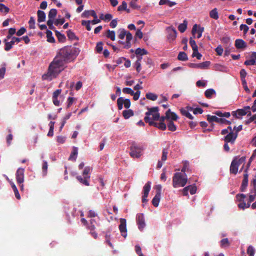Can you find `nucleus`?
<instances>
[{"label":"nucleus","mask_w":256,"mask_h":256,"mask_svg":"<svg viewBox=\"0 0 256 256\" xmlns=\"http://www.w3.org/2000/svg\"><path fill=\"white\" fill-rule=\"evenodd\" d=\"M78 54V49L72 46L60 49L58 54L50 64L47 72L42 75V78L50 81L56 78L64 70L65 64L72 61Z\"/></svg>","instance_id":"nucleus-1"},{"label":"nucleus","mask_w":256,"mask_h":256,"mask_svg":"<svg viewBox=\"0 0 256 256\" xmlns=\"http://www.w3.org/2000/svg\"><path fill=\"white\" fill-rule=\"evenodd\" d=\"M188 181L187 176L182 172H176L172 178V186L174 188L184 186Z\"/></svg>","instance_id":"nucleus-2"},{"label":"nucleus","mask_w":256,"mask_h":256,"mask_svg":"<svg viewBox=\"0 0 256 256\" xmlns=\"http://www.w3.org/2000/svg\"><path fill=\"white\" fill-rule=\"evenodd\" d=\"M120 34H118V38L122 40H124L126 37V42L122 40H119L118 43L124 45V48H129L131 46L130 42L132 38V36L129 32L126 30L124 29H120L119 30Z\"/></svg>","instance_id":"nucleus-3"},{"label":"nucleus","mask_w":256,"mask_h":256,"mask_svg":"<svg viewBox=\"0 0 256 256\" xmlns=\"http://www.w3.org/2000/svg\"><path fill=\"white\" fill-rule=\"evenodd\" d=\"M92 170V168L90 166H86L82 172L83 177L81 176H76V179L81 184L88 186L90 185V174Z\"/></svg>","instance_id":"nucleus-4"},{"label":"nucleus","mask_w":256,"mask_h":256,"mask_svg":"<svg viewBox=\"0 0 256 256\" xmlns=\"http://www.w3.org/2000/svg\"><path fill=\"white\" fill-rule=\"evenodd\" d=\"M221 134L226 135L224 138L225 142L233 144L237 138L236 132H234L232 127L229 126L226 128L224 129L221 132Z\"/></svg>","instance_id":"nucleus-5"},{"label":"nucleus","mask_w":256,"mask_h":256,"mask_svg":"<svg viewBox=\"0 0 256 256\" xmlns=\"http://www.w3.org/2000/svg\"><path fill=\"white\" fill-rule=\"evenodd\" d=\"M144 146L140 144L134 143L130 147V154L133 158H139L142 156Z\"/></svg>","instance_id":"nucleus-6"},{"label":"nucleus","mask_w":256,"mask_h":256,"mask_svg":"<svg viewBox=\"0 0 256 256\" xmlns=\"http://www.w3.org/2000/svg\"><path fill=\"white\" fill-rule=\"evenodd\" d=\"M146 116L144 118V120L146 118L148 117L149 120L151 122H154V120H158L160 118L158 112V107H153L152 108H148V111L146 113Z\"/></svg>","instance_id":"nucleus-7"},{"label":"nucleus","mask_w":256,"mask_h":256,"mask_svg":"<svg viewBox=\"0 0 256 256\" xmlns=\"http://www.w3.org/2000/svg\"><path fill=\"white\" fill-rule=\"evenodd\" d=\"M62 90H56L52 94V102L56 106H60L64 100V96L61 94Z\"/></svg>","instance_id":"nucleus-8"},{"label":"nucleus","mask_w":256,"mask_h":256,"mask_svg":"<svg viewBox=\"0 0 256 256\" xmlns=\"http://www.w3.org/2000/svg\"><path fill=\"white\" fill-rule=\"evenodd\" d=\"M117 104L118 110H120L124 107L128 108L130 106V100L128 98H124L122 97L119 98L117 100Z\"/></svg>","instance_id":"nucleus-9"},{"label":"nucleus","mask_w":256,"mask_h":256,"mask_svg":"<svg viewBox=\"0 0 256 256\" xmlns=\"http://www.w3.org/2000/svg\"><path fill=\"white\" fill-rule=\"evenodd\" d=\"M207 120L210 122H215L222 124H230V121L226 120L224 118H222L220 117L218 118L216 116L208 115Z\"/></svg>","instance_id":"nucleus-10"},{"label":"nucleus","mask_w":256,"mask_h":256,"mask_svg":"<svg viewBox=\"0 0 256 256\" xmlns=\"http://www.w3.org/2000/svg\"><path fill=\"white\" fill-rule=\"evenodd\" d=\"M246 196L244 194H238L236 196V198L238 201L240 202L238 204V206L240 208L244 210L246 208H248L250 206V202L246 204L244 202Z\"/></svg>","instance_id":"nucleus-11"},{"label":"nucleus","mask_w":256,"mask_h":256,"mask_svg":"<svg viewBox=\"0 0 256 256\" xmlns=\"http://www.w3.org/2000/svg\"><path fill=\"white\" fill-rule=\"evenodd\" d=\"M160 122H151L148 117L146 118V122L148 123L150 126H154L162 130H165L166 128V124L164 123V120H162L161 118L158 120Z\"/></svg>","instance_id":"nucleus-12"},{"label":"nucleus","mask_w":256,"mask_h":256,"mask_svg":"<svg viewBox=\"0 0 256 256\" xmlns=\"http://www.w3.org/2000/svg\"><path fill=\"white\" fill-rule=\"evenodd\" d=\"M178 118L177 114L171 112L170 110H168L166 112V116H161L162 120H168V121H172V120H176Z\"/></svg>","instance_id":"nucleus-13"},{"label":"nucleus","mask_w":256,"mask_h":256,"mask_svg":"<svg viewBox=\"0 0 256 256\" xmlns=\"http://www.w3.org/2000/svg\"><path fill=\"white\" fill-rule=\"evenodd\" d=\"M120 224L118 228L120 232L121 235L124 238H126L127 236V229H126V221L125 218H121L120 220Z\"/></svg>","instance_id":"nucleus-14"},{"label":"nucleus","mask_w":256,"mask_h":256,"mask_svg":"<svg viewBox=\"0 0 256 256\" xmlns=\"http://www.w3.org/2000/svg\"><path fill=\"white\" fill-rule=\"evenodd\" d=\"M24 168H18L16 173V178L17 183L18 184H23L24 180Z\"/></svg>","instance_id":"nucleus-15"},{"label":"nucleus","mask_w":256,"mask_h":256,"mask_svg":"<svg viewBox=\"0 0 256 256\" xmlns=\"http://www.w3.org/2000/svg\"><path fill=\"white\" fill-rule=\"evenodd\" d=\"M166 30L168 42H173L176 37L177 32L176 30L172 27H168L166 28Z\"/></svg>","instance_id":"nucleus-16"},{"label":"nucleus","mask_w":256,"mask_h":256,"mask_svg":"<svg viewBox=\"0 0 256 256\" xmlns=\"http://www.w3.org/2000/svg\"><path fill=\"white\" fill-rule=\"evenodd\" d=\"M136 222L138 229L142 231L146 226L144 216L142 214H138L136 217Z\"/></svg>","instance_id":"nucleus-17"},{"label":"nucleus","mask_w":256,"mask_h":256,"mask_svg":"<svg viewBox=\"0 0 256 256\" xmlns=\"http://www.w3.org/2000/svg\"><path fill=\"white\" fill-rule=\"evenodd\" d=\"M20 40L21 38H20L13 36L12 38V40L10 42H6V40H4V42L5 43V50H10L12 48L13 44H14L15 43H18Z\"/></svg>","instance_id":"nucleus-18"},{"label":"nucleus","mask_w":256,"mask_h":256,"mask_svg":"<svg viewBox=\"0 0 256 256\" xmlns=\"http://www.w3.org/2000/svg\"><path fill=\"white\" fill-rule=\"evenodd\" d=\"M151 188V183L150 182H148L147 183L145 184L143 188V196L142 198V202L143 203L146 202L148 200L146 198L148 197L149 192L150 191Z\"/></svg>","instance_id":"nucleus-19"},{"label":"nucleus","mask_w":256,"mask_h":256,"mask_svg":"<svg viewBox=\"0 0 256 256\" xmlns=\"http://www.w3.org/2000/svg\"><path fill=\"white\" fill-rule=\"evenodd\" d=\"M204 31V28L198 26L196 24H195L192 27V32L193 35L196 34V38H199L202 36Z\"/></svg>","instance_id":"nucleus-20"},{"label":"nucleus","mask_w":256,"mask_h":256,"mask_svg":"<svg viewBox=\"0 0 256 256\" xmlns=\"http://www.w3.org/2000/svg\"><path fill=\"white\" fill-rule=\"evenodd\" d=\"M239 166L240 162H236V160H234L230 164V172L236 174L238 172Z\"/></svg>","instance_id":"nucleus-21"},{"label":"nucleus","mask_w":256,"mask_h":256,"mask_svg":"<svg viewBox=\"0 0 256 256\" xmlns=\"http://www.w3.org/2000/svg\"><path fill=\"white\" fill-rule=\"evenodd\" d=\"M235 46L238 49H244L247 46V44L244 40L237 39L235 41Z\"/></svg>","instance_id":"nucleus-22"},{"label":"nucleus","mask_w":256,"mask_h":256,"mask_svg":"<svg viewBox=\"0 0 256 256\" xmlns=\"http://www.w3.org/2000/svg\"><path fill=\"white\" fill-rule=\"evenodd\" d=\"M232 114L233 116L238 118H242V116H245L246 114V112L242 109H238L236 111H234L232 112Z\"/></svg>","instance_id":"nucleus-23"},{"label":"nucleus","mask_w":256,"mask_h":256,"mask_svg":"<svg viewBox=\"0 0 256 256\" xmlns=\"http://www.w3.org/2000/svg\"><path fill=\"white\" fill-rule=\"evenodd\" d=\"M92 16L94 18H96V14L94 10H84L82 14V16L84 18H88L90 16Z\"/></svg>","instance_id":"nucleus-24"},{"label":"nucleus","mask_w":256,"mask_h":256,"mask_svg":"<svg viewBox=\"0 0 256 256\" xmlns=\"http://www.w3.org/2000/svg\"><path fill=\"white\" fill-rule=\"evenodd\" d=\"M245 173L244 175V179L242 180V186H241V189L242 191H244V190L246 188L248 183V174L247 173V170H245Z\"/></svg>","instance_id":"nucleus-25"},{"label":"nucleus","mask_w":256,"mask_h":256,"mask_svg":"<svg viewBox=\"0 0 256 256\" xmlns=\"http://www.w3.org/2000/svg\"><path fill=\"white\" fill-rule=\"evenodd\" d=\"M180 112L182 114L186 116V118H188L190 120H192L194 117L193 116L190 114L189 112L188 108H182L180 109Z\"/></svg>","instance_id":"nucleus-26"},{"label":"nucleus","mask_w":256,"mask_h":256,"mask_svg":"<svg viewBox=\"0 0 256 256\" xmlns=\"http://www.w3.org/2000/svg\"><path fill=\"white\" fill-rule=\"evenodd\" d=\"M38 21L39 22H44L46 20V14L44 11L38 10L37 12Z\"/></svg>","instance_id":"nucleus-27"},{"label":"nucleus","mask_w":256,"mask_h":256,"mask_svg":"<svg viewBox=\"0 0 256 256\" xmlns=\"http://www.w3.org/2000/svg\"><path fill=\"white\" fill-rule=\"evenodd\" d=\"M78 154V148L74 146L72 152H71L70 155L68 158L69 160L75 161L76 159Z\"/></svg>","instance_id":"nucleus-28"},{"label":"nucleus","mask_w":256,"mask_h":256,"mask_svg":"<svg viewBox=\"0 0 256 256\" xmlns=\"http://www.w3.org/2000/svg\"><path fill=\"white\" fill-rule=\"evenodd\" d=\"M214 70L216 71L226 72L228 70V68L223 65L220 64H216L214 66Z\"/></svg>","instance_id":"nucleus-29"},{"label":"nucleus","mask_w":256,"mask_h":256,"mask_svg":"<svg viewBox=\"0 0 256 256\" xmlns=\"http://www.w3.org/2000/svg\"><path fill=\"white\" fill-rule=\"evenodd\" d=\"M210 16L214 20H218L219 18L218 10L216 8L212 9L210 12Z\"/></svg>","instance_id":"nucleus-30"},{"label":"nucleus","mask_w":256,"mask_h":256,"mask_svg":"<svg viewBox=\"0 0 256 256\" xmlns=\"http://www.w3.org/2000/svg\"><path fill=\"white\" fill-rule=\"evenodd\" d=\"M161 195L156 194L152 200V204L155 207H158L160 200Z\"/></svg>","instance_id":"nucleus-31"},{"label":"nucleus","mask_w":256,"mask_h":256,"mask_svg":"<svg viewBox=\"0 0 256 256\" xmlns=\"http://www.w3.org/2000/svg\"><path fill=\"white\" fill-rule=\"evenodd\" d=\"M122 115L125 119H128L134 115V112L130 109L124 110L122 112Z\"/></svg>","instance_id":"nucleus-32"},{"label":"nucleus","mask_w":256,"mask_h":256,"mask_svg":"<svg viewBox=\"0 0 256 256\" xmlns=\"http://www.w3.org/2000/svg\"><path fill=\"white\" fill-rule=\"evenodd\" d=\"M214 114L220 118H228L230 116V114L229 112H223L220 110L216 111L214 112Z\"/></svg>","instance_id":"nucleus-33"},{"label":"nucleus","mask_w":256,"mask_h":256,"mask_svg":"<svg viewBox=\"0 0 256 256\" xmlns=\"http://www.w3.org/2000/svg\"><path fill=\"white\" fill-rule=\"evenodd\" d=\"M256 196V188H252L250 190L249 195V202L250 203L252 202L254 200Z\"/></svg>","instance_id":"nucleus-34"},{"label":"nucleus","mask_w":256,"mask_h":256,"mask_svg":"<svg viewBox=\"0 0 256 256\" xmlns=\"http://www.w3.org/2000/svg\"><path fill=\"white\" fill-rule=\"evenodd\" d=\"M178 60L181 61H186L188 60V57L186 52H180L178 54Z\"/></svg>","instance_id":"nucleus-35"},{"label":"nucleus","mask_w":256,"mask_h":256,"mask_svg":"<svg viewBox=\"0 0 256 256\" xmlns=\"http://www.w3.org/2000/svg\"><path fill=\"white\" fill-rule=\"evenodd\" d=\"M76 98L74 97H68L66 100V108H69L76 101Z\"/></svg>","instance_id":"nucleus-36"},{"label":"nucleus","mask_w":256,"mask_h":256,"mask_svg":"<svg viewBox=\"0 0 256 256\" xmlns=\"http://www.w3.org/2000/svg\"><path fill=\"white\" fill-rule=\"evenodd\" d=\"M57 14V10L55 8L51 9L48 14V18L49 19L54 20L55 17Z\"/></svg>","instance_id":"nucleus-37"},{"label":"nucleus","mask_w":256,"mask_h":256,"mask_svg":"<svg viewBox=\"0 0 256 256\" xmlns=\"http://www.w3.org/2000/svg\"><path fill=\"white\" fill-rule=\"evenodd\" d=\"M187 28V22L184 20L182 24H180L178 26V29L181 32H184L186 29Z\"/></svg>","instance_id":"nucleus-38"},{"label":"nucleus","mask_w":256,"mask_h":256,"mask_svg":"<svg viewBox=\"0 0 256 256\" xmlns=\"http://www.w3.org/2000/svg\"><path fill=\"white\" fill-rule=\"evenodd\" d=\"M48 167V162L46 160H44L42 166V174L43 176H45L47 174Z\"/></svg>","instance_id":"nucleus-39"},{"label":"nucleus","mask_w":256,"mask_h":256,"mask_svg":"<svg viewBox=\"0 0 256 256\" xmlns=\"http://www.w3.org/2000/svg\"><path fill=\"white\" fill-rule=\"evenodd\" d=\"M146 98L150 100L154 101L158 98V96L152 92H148L146 95Z\"/></svg>","instance_id":"nucleus-40"},{"label":"nucleus","mask_w":256,"mask_h":256,"mask_svg":"<svg viewBox=\"0 0 256 256\" xmlns=\"http://www.w3.org/2000/svg\"><path fill=\"white\" fill-rule=\"evenodd\" d=\"M210 62L209 61H206L203 62L198 64V68L202 70L206 69L210 66Z\"/></svg>","instance_id":"nucleus-41"},{"label":"nucleus","mask_w":256,"mask_h":256,"mask_svg":"<svg viewBox=\"0 0 256 256\" xmlns=\"http://www.w3.org/2000/svg\"><path fill=\"white\" fill-rule=\"evenodd\" d=\"M127 4L125 1H123L121 5L119 6L118 8V11L126 10L127 12H129L130 10L127 9Z\"/></svg>","instance_id":"nucleus-42"},{"label":"nucleus","mask_w":256,"mask_h":256,"mask_svg":"<svg viewBox=\"0 0 256 256\" xmlns=\"http://www.w3.org/2000/svg\"><path fill=\"white\" fill-rule=\"evenodd\" d=\"M10 11V8L6 6L4 4H0V12L4 14H8Z\"/></svg>","instance_id":"nucleus-43"},{"label":"nucleus","mask_w":256,"mask_h":256,"mask_svg":"<svg viewBox=\"0 0 256 256\" xmlns=\"http://www.w3.org/2000/svg\"><path fill=\"white\" fill-rule=\"evenodd\" d=\"M135 54L136 56L144 55L148 54V52L144 48H138L135 50Z\"/></svg>","instance_id":"nucleus-44"},{"label":"nucleus","mask_w":256,"mask_h":256,"mask_svg":"<svg viewBox=\"0 0 256 256\" xmlns=\"http://www.w3.org/2000/svg\"><path fill=\"white\" fill-rule=\"evenodd\" d=\"M46 37H47V40L51 43L54 42V38L52 36V32L50 30H47L46 32Z\"/></svg>","instance_id":"nucleus-45"},{"label":"nucleus","mask_w":256,"mask_h":256,"mask_svg":"<svg viewBox=\"0 0 256 256\" xmlns=\"http://www.w3.org/2000/svg\"><path fill=\"white\" fill-rule=\"evenodd\" d=\"M106 36L108 38H110L112 40H115V32L114 30H108L107 31Z\"/></svg>","instance_id":"nucleus-46"},{"label":"nucleus","mask_w":256,"mask_h":256,"mask_svg":"<svg viewBox=\"0 0 256 256\" xmlns=\"http://www.w3.org/2000/svg\"><path fill=\"white\" fill-rule=\"evenodd\" d=\"M215 93L216 92L214 90L210 88L206 90L205 96L208 98H210L213 94H215Z\"/></svg>","instance_id":"nucleus-47"},{"label":"nucleus","mask_w":256,"mask_h":256,"mask_svg":"<svg viewBox=\"0 0 256 256\" xmlns=\"http://www.w3.org/2000/svg\"><path fill=\"white\" fill-rule=\"evenodd\" d=\"M91 24L90 20H82V24L83 26H86V30L88 31H90L91 30V26L90 24Z\"/></svg>","instance_id":"nucleus-48"},{"label":"nucleus","mask_w":256,"mask_h":256,"mask_svg":"<svg viewBox=\"0 0 256 256\" xmlns=\"http://www.w3.org/2000/svg\"><path fill=\"white\" fill-rule=\"evenodd\" d=\"M168 130L174 132L176 130V127L172 121H168Z\"/></svg>","instance_id":"nucleus-49"},{"label":"nucleus","mask_w":256,"mask_h":256,"mask_svg":"<svg viewBox=\"0 0 256 256\" xmlns=\"http://www.w3.org/2000/svg\"><path fill=\"white\" fill-rule=\"evenodd\" d=\"M247 253L249 256H254L255 250L254 247L251 246H249L247 250Z\"/></svg>","instance_id":"nucleus-50"},{"label":"nucleus","mask_w":256,"mask_h":256,"mask_svg":"<svg viewBox=\"0 0 256 256\" xmlns=\"http://www.w3.org/2000/svg\"><path fill=\"white\" fill-rule=\"evenodd\" d=\"M192 56L196 57L198 60H200L202 57V55L198 51V48L193 50Z\"/></svg>","instance_id":"nucleus-51"},{"label":"nucleus","mask_w":256,"mask_h":256,"mask_svg":"<svg viewBox=\"0 0 256 256\" xmlns=\"http://www.w3.org/2000/svg\"><path fill=\"white\" fill-rule=\"evenodd\" d=\"M189 192L191 194H194L196 192V187L194 184L188 186Z\"/></svg>","instance_id":"nucleus-52"},{"label":"nucleus","mask_w":256,"mask_h":256,"mask_svg":"<svg viewBox=\"0 0 256 256\" xmlns=\"http://www.w3.org/2000/svg\"><path fill=\"white\" fill-rule=\"evenodd\" d=\"M56 35L58 40L60 42H64L66 39L65 36L58 31L56 32Z\"/></svg>","instance_id":"nucleus-53"},{"label":"nucleus","mask_w":256,"mask_h":256,"mask_svg":"<svg viewBox=\"0 0 256 256\" xmlns=\"http://www.w3.org/2000/svg\"><path fill=\"white\" fill-rule=\"evenodd\" d=\"M67 36L70 40H73L76 39V36H75V34L70 30H69L67 32Z\"/></svg>","instance_id":"nucleus-54"},{"label":"nucleus","mask_w":256,"mask_h":256,"mask_svg":"<svg viewBox=\"0 0 256 256\" xmlns=\"http://www.w3.org/2000/svg\"><path fill=\"white\" fill-rule=\"evenodd\" d=\"M29 26L30 28H35V20L33 17H30L28 22Z\"/></svg>","instance_id":"nucleus-55"},{"label":"nucleus","mask_w":256,"mask_h":256,"mask_svg":"<svg viewBox=\"0 0 256 256\" xmlns=\"http://www.w3.org/2000/svg\"><path fill=\"white\" fill-rule=\"evenodd\" d=\"M122 92L124 94H130V95L134 94V91L129 88H124L122 89Z\"/></svg>","instance_id":"nucleus-56"},{"label":"nucleus","mask_w":256,"mask_h":256,"mask_svg":"<svg viewBox=\"0 0 256 256\" xmlns=\"http://www.w3.org/2000/svg\"><path fill=\"white\" fill-rule=\"evenodd\" d=\"M190 46H192V50L198 48V46L196 44V42L192 38H190Z\"/></svg>","instance_id":"nucleus-57"},{"label":"nucleus","mask_w":256,"mask_h":256,"mask_svg":"<svg viewBox=\"0 0 256 256\" xmlns=\"http://www.w3.org/2000/svg\"><path fill=\"white\" fill-rule=\"evenodd\" d=\"M65 20L64 18H57L54 20V24L56 26L62 25L64 24Z\"/></svg>","instance_id":"nucleus-58"},{"label":"nucleus","mask_w":256,"mask_h":256,"mask_svg":"<svg viewBox=\"0 0 256 256\" xmlns=\"http://www.w3.org/2000/svg\"><path fill=\"white\" fill-rule=\"evenodd\" d=\"M216 52L217 53L218 55L222 56L224 50H223L222 46L220 45H219L216 48Z\"/></svg>","instance_id":"nucleus-59"},{"label":"nucleus","mask_w":256,"mask_h":256,"mask_svg":"<svg viewBox=\"0 0 256 256\" xmlns=\"http://www.w3.org/2000/svg\"><path fill=\"white\" fill-rule=\"evenodd\" d=\"M168 154V152L166 149L163 150L162 154V159H161L162 161L164 162L166 160Z\"/></svg>","instance_id":"nucleus-60"},{"label":"nucleus","mask_w":256,"mask_h":256,"mask_svg":"<svg viewBox=\"0 0 256 256\" xmlns=\"http://www.w3.org/2000/svg\"><path fill=\"white\" fill-rule=\"evenodd\" d=\"M244 64L246 66H253L256 65V60H248L244 62Z\"/></svg>","instance_id":"nucleus-61"},{"label":"nucleus","mask_w":256,"mask_h":256,"mask_svg":"<svg viewBox=\"0 0 256 256\" xmlns=\"http://www.w3.org/2000/svg\"><path fill=\"white\" fill-rule=\"evenodd\" d=\"M54 19H49L47 22V24L49 26L50 29L52 30L54 28L53 24H54Z\"/></svg>","instance_id":"nucleus-62"},{"label":"nucleus","mask_w":256,"mask_h":256,"mask_svg":"<svg viewBox=\"0 0 256 256\" xmlns=\"http://www.w3.org/2000/svg\"><path fill=\"white\" fill-rule=\"evenodd\" d=\"M240 28L241 30L244 31V34H246L248 32L249 29L248 27L246 24H242L240 26Z\"/></svg>","instance_id":"nucleus-63"},{"label":"nucleus","mask_w":256,"mask_h":256,"mask_svg":"<svg viewBox=\"0 0 256 256\" xmlns=\"http://www.w3.org/2000/svg\"><path fill=\"white\" fill-rule=\"evenodd\" d=\"M220 245L222 247H226L228 245V238H224L220 241Z\"/></svg>","instance_id":"nucleus-64"}]
</instances>
